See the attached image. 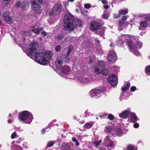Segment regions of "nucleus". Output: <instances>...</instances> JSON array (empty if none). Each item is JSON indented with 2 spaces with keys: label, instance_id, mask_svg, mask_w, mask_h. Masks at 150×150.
<instances>
[{
  "label": "nucleus",
  "instance_id": "nucleus-1",
  "mask_svg": "<svg viewBox=\"0 0 150 150\" xmlns=\"http://www.w3.org/2000/svg\"><path fill=\"white\" fill-rule=\"evenodd\" d=\"M21 33L22 34H20L19 36L16 38V42L18 44V45L21 47L23 50L25 51L26 54L31 58L34 59L37 62L44 65L47 64L49 61L51 57V52L50 51L45 52H36L34 56L33 54L35 52L38 48L37 43L34 41L31 43L28 49L25 50L26 47L23 41L25 39V38L27 37V35L24 32Z\"/></svg>",
  "mask_w": 150,
  "mask_h": 150
},
{
  "label": "nucleus",
  "instance_id": "nucleus-2",
  "mask_svg": "<svg viewBox=\"0 0 150 150\" xmlns=\"http://www.w3.org/2000/svg\"><path fill=\"white\" fill-rule=\"evenodd\" d=\"M104 23L102 21L98 20L96 21H93L90 23V28L93 31H96L98 30H100L101 31L98 33V34L101 36L104 35L105 28L102 27L104 25Z\"/></svg>",
  "mask_w": 150,
  "mask_h": 150
},
{
  "label": "nucleus",
  "instance_id": "nucleus-3",
  "mask_svg": "<svg viewBox=\"0 0 150 150\" xmlns=\"http://www.w3.org/2000/svg\"><path fill=\"white\" fill-rule=\"evenodd\" d=\"M33 115L30 112L24 111L21 112L19 114L18 119L21 121H25V123L30 124L33 120Z\"/></svg>",
  "mask_w": 150,
  "mask_h": 150
},
{
  "label": "nucleus",
  "instance_id": "nucleus-4",
  "mask_svg": "<svg viewBox=\"0 0 150 150\" xmlns=\"http://www.w3.org/2000/svg\"><path fill=\"white\" fill-rule=\"evenodd\" d=\"M105 65V62L102 61L98 62L96 67L94 68V72L97 74H102L104 76H107L109 74V71L107 69L103 70V67Z\"/></svg>",
  "mask_w": 150,
  "mask_h": 150
},
{
  "label": "nucleus",
  "instance_id": "nucleus-5",
  "mask_svg": "<svg viewBox=\"0 0 150 150\" xmlns=\"http://www.w3.org/2000/svg\"><path fill=\"white\" fill-rule=\"evenodd\" d=\"M64 28L65 30L71 31L75 28L73 19H64Z\"/></svg>",
  "mask_w": 150,
  "mask_h": 150
},
{
  "label": "nucleus",
  "instance_id": "nucleus-6",
  "mask_svg": "<svg viewBox=\"0 0 150 150\" xmlns=\"http://www.w3.org/2000/svg\"><path fill=\"white\" fill-rule=\"evenodd\" d=\"M127 45L129 50H132V48L140 49L142 46V43L139 40H137L135 44L133 43V42L131 40H129L127 42Z\"/></svg>",
  "mask_w": 150,
  "mask_h": 150
},
{
  "label": "nucleus",
  "instance_id": "nucleus-7",
  "mask_svg": "<svg viewBox=\"0 0 150 150\" xmlns=\"http://www.w3.org/2000/svg\"><path fill=\"white\" fill-rule=\"evenodd\" d=\"M103 144L108 148L113 147L115 146L114 141L111 139L110 137L108 136H106L104 139Z\"/></svg>",
  "mask_w": 150,
  "mask_h": 150
},
{
  "label": "nucleus",
  "instance_id": "nucleus-8",
  "mask_svg": "<svg viewBox=\"0 0 150 150\" xmlns=\"http://www.w3.org/2000/svg\"><path fill=\"white\" fill-rule=\"evenodd\" d=\"M62 76L67 77L70 74V69L68 66L65 65L59 70Z\"/></svg>",
  "mask_w": 150,
  "mask_h": 150
},
{
  "label": "nucleus",
  "instance_id": "nucleus-9",
  "mask_svg": "<svg viewBox=\"0 0 150 150\" xmlns=\"http://www.w3.org/2000/svg\"><path fill=\"white\" fill-rule=\"evenodd\" d=\"M62 11L61 5L57 4H55L52 10V13L53 16L58 15L60 14Z\"/></svg>",
  "mask_w": 150,
  "mask_h": 150
},
{
  "label": "nucleus",
  "instance_id": "nucleus-10",
  "mask_svg": "<svg viewBox=\"0 0 150 150\" xmlns=\"http://www.w3.org/2000/svg\"><path fill=\"white\" fill-rule=\"evenodd\" d=\"M107 80L108 82L110 83L113 87L116 86L118 83L117 77L115 75L113 74L110 75L108 78Z\"/></svg>",
  "mask_w": 150,
  "mask_h": 150
},
{
  "label": "nucleus",
  "instance_id": "nucleus-11",
  "mask_svg": "<svg viewBox=\"0 0 150 150\" xmlns=\"http://www.w3.org/2000/svg\"><path fill=\"white\" fill-rule=\"evenodd\" d=\"M117 58V56L115 52L113 50H110L107 56V59L108 61L115 62Z\"/></svg>",
  "mask_w": 150,
  "mask_h": 150
},
{
  "label": "nucleus",
  "instance_id": "nucleus-12",
  "mask_svg": "<svg viewBox=\"0 0 150 150\" xmlns=\"http://www.w3.org/2000/svg\"><path fill=\"white\" fill-rule=\"evenodd\" d=\"M101 91L100 90L95 89L91 90L89 92V94L91 97L96 98L101 96Z\"/></svg>",
  "mask_w": 150,
  "mask_h": 150
},
{
  "label": "nucleus",
  "instance_id": "nucleus-13",
  "mask_svg": "<svg viewBox=\"0 0 150 150\" xmlns=\"http://www.w3.org/2000/svg\"><path fill=\"white\" fill-rule=\"evenodd\" d=\"M80 82L83 83H88L92 81L91 78L88 75L81 76L79 79Z\"/></svg>",
  "mask_w": 150,
  "mask_h": 150
},
{
  "label": "nucleus",
  "instance_id": "nucleus-14",
  "mask_svg": "<svg viewBox=\"0 0 150 150\" xmlns=\"http://www.w3.org/2000/svg\"><path fill=\"white\" fill-rule=\"evenodd\" d=\"M55 64L58 69H59L61 67L63 64V60L61 57L59 56L57 57L55 61Z\"/></svg>",
  "mask_w": 150,
  "mask_h": 150
},
{
  "label": "nucleus",
  "instance_id": "nucleus-15",
  "mask_svg": "<svg viewBox=\"0 0 150 150\" xmlns=\"http://www.w3.org/2000/svg\"><path fill=\"white\" fill-rule=\"evenodd\" d=\"M122 134V131L119 128H115L114 127L112 131V134L114 137L120 136Z\"/></svg>",
  "mask_w": 150,
  "mask_h": 150
},
{
  "label": "nucleus",
  "instance_id": "nucleus-16",
  "mask_svg": "<svg viewBox=\"0 0 150 150\" xmlns=\"http://www.w3.org/2000/svg\"><path fill=\"white\" fill-rule=\"evenodd\" d=\"M130 86V84L129 83H127L126 84H125L123 86L122 88V94H121L120 97V98H124L123 96V93L125 92L127 90L129 89V88Z\"/></svg>",
  "mask_w": 150,
  "mask_h": 150
},
{
  "label": "nucleus",
  "instance_id": "nucleus-17",
  "mask_svg": "<svg viewBox=\"0 0 150 150\" xmlns=\"http://www.w3.org/2000/svg\"><path fill=\"white\" fill-rule=\"evenodd\" d=\"M32 9L35 11L39 10L40 8V6L38 4L37 2L33 1L31 5Z\"/></svg>",
  "mask_w": 150,
  "mask_h": 150
},
{
  "label": "nucleus",
  "instance_id": "nucleus-18",
  "mask_svg": "<svg viewBox=\"0 0 150 150\" xmlns=\"http://www.w3.org/2000/svg\"><path fill=\"white\" fill-rule=\"evenodd\" d=\"M130 112V110L129 109H128L127 110L119 114V117L123 119H125L127 117Z\"/></svg>",
  "mask_w": 150,
  "mask_h": 150
},
{
  "label": "nucleus",
  "instance_id": "nucleus-19",
  "mask_svg": "<svg viewBox=\"0 0 150 150\" xmlns=\"http://www.w3.org/2000/svg\"><path fill=\"white\" fill-rule=\"evenodd\" d=\"M30 29L34 33L36 34H38L39 32L42 30V28L40 29H39L37 25L33 26L31 27Z\"/></svg>",
  "mask_w": 150,
  "mask_h": 150
},
{
  "label": "nucleus",
  "instance_id": "nucleus-20",
  "mask_svg": "<svg viewBox=\"0 0 150 150\" xmlns=\"http://www.w3.org/2000/svg\"><path fill=\"white\" fill-rule=\"evenodd\" d=\"M73 20L74 23L75 27V26L81 27L83 24V22L81 21V19H73Z\"/></svg>",
  "mask_w": 150,
  "mask_h": 150
},
{
  "label": "nucleus",
  "instance_id": "nucleus-21",
  "mask_svg": "<svg viewBox=\"0 0 150 150\" xmlns=\"http://www.w3.org/2000/svg\"><path fill=\"white\" fill-rule=\"evenodd\" d=\"M64 19H74V17L71 13L68 12L65 13Z\"/></svg>",
  "mask_w": 150,
  "mask_h": 150
},
{
  "label": "nucleus",
  "instance_id": "nucleus-22",
  "mask_svg": "<svg viewBox=\"0 0 150 150\" xmlns=\"http://www.w3.org/2000/svg\"><path fill=\"white\" fill-rule=\"evenodd\" d=\"M114 127L110 126H107L105 129V131L106 132H112V131L113 130Z\"/></svg>",
  "mask_w": 150,
  "mask_h": 150
},
{
  "label": "nucleus",
  "instance_id": "nucleus-23",
  "mask_svg": "<svg viewBox=\"0 0 150 150\" xmlns=\"http://www.w3.org/2000/svg\"><path fill=\"white\" fill-rule=\"evenodd\" d=\"M62 148L64 150H73L72 149H71L70 147L65 143L62 144Z\"/></svg>",
  "mask_w": 150,
  "mask_h": 150
},
{
  "label": "nucleus",
  "instance_id": "nucleus-24",
  "mask_svg": "<svg viewBox=\"0 0 150 150\" xmlns=\"http://www.w3.org/2000/svg\"><path fill=\"white\" fill-rule=\"evenodd\" d=\"M131 121L132 122H135L137 120V116L134 113H132L131 117Z\"/></svg>",
  "mask_w": 150,
  "mask_h": 150
},
{
  "label": "nucleus",
  "instance_id": "nucleus-25",
  "mask_svg": "<svg viewBox=\"0 0 150 150\" xmlns=\"http://www.w3.org/2000/svg\"><path fill=\"white\" fill-rule=\"evenodd\" d=\"M93 125V122H91L86 123L84 126V127L87 129L91 128Z\"/></svg>",
  "mask_w": 150,
  "mask_h": 150
},
{
  "label": "nucleus",
  "instance_id": "nucleus-26",
  "mask_svg": "<svg viewBox=\"0 0 150 150\" xmlns=\"http://www.w3.org/2000/svg\"><path fill=\"white\" fill-rule=\"evenodd\" d=\"M11 148L12 150H21L22 149L21 147L18 145H13Z\"/></svg>",
  "mask_w": 150,
  "mask_h": 150
},
{
  "label": "nucleus",
  "instance_id": "nucleus-27",
  "mask_svg": "<svg viewBox=\"0 0 150 150\" xmlns=\"http://www.w3.org/2000/svg\"><path fill=\"white\" fill-rule=\"evenodd\" d=\"M146 16V15L144 14L138 15L137 16V18H143L145 17L144 19H150V16Z\"/></svg>",
  "mask_w": 150,
  "mask_h": 150
},
{
  "label": "nucleus",
  "instance_id": "nucleus-28",
  "mask_svg": "<svg viewBox=\"0 0 150 150\" xmlns=\"http://www.w3.org/2000/svg\"><path fill=\"white\" fill-rule=\"evenodd\" d=\"M129 50L130 51V52L132 51L134 54L137 56H139L140 55V53L139 52V51L137 50H135V49H133V48H132V50Z\"/></svg>",
  "mask_w": 150,
  "mask_h": 150
},
{
  "label": "nucleus",
  "instance_id": "nucleus-29",
  "mask_svg": "<svg viewBox=\"0 0 150 150\" xmlns=\"http://www.w3.org/2000/svg\"><path fill=\"white\" fill-rule=\"evenodd\" d=\"M2 17L4 19H6L7 18H8V19H12L9 17L8 12L7 11H6L4 13Z\"/></svg>",
  "mask_w": 150,
  "mask_h": 150
},
{
  "label": "nucleus",
  "instance_id": "nucleus-30",
  "mask_svg": "<svg viewBox=\"0 0 150 150\" xmlns=\"http://www.w3.org/2000/svg\"><path fill=\"white\" fill-rule=\"evenodd\" d=\"M126 19H121L120 20L119 22V24L120 26H122V25H125L128 23H126Z\"/></svg>",
  "mask_w": 150,
  "mask_h": 150
},
{
  "label": "nucleus",
  "instance_id": "nucleus-31",
  "mask_svg": "<svg viewBox=\"0 0 150 150\" xmlns=\"http://www.w3.org/2000/svg\"><path fill=\"white\" fill-rule=\"evenodd\" d=\"M145 72L146 75H150V65L146 67Z\"/></svg>",
  "mask_w": 150,
  "mask_h": 150
},
{
  "label": "nucleus",
  "instance_id": "nucleus-32",
  "mask_svg": "<svg viewBox=\"0 0 150 150\" xmlns=\"http://www.w3.org/2000/svg\"><path fill=\"white\" fill-rule=\"evenodd\" d=\"M128 11V9H126L125 10L121 9L119 11L120 13V14L124 15L127 14Z\"/></svg>",
  "mask_w": 150,
  "mask_h": 150
},
{
  "label": "nucleus",
  "instance_id": "nucleus-33",
  "mask_svg": "<svg viewBox=\"0 0 150 150\" xmlns=\"http://www.w3.org/2000/svg\"><path fill=\"white\" fill-rule=\"evenodd\" d=\"M102 142V140H100L99 141H95L93 143V145L95 146H97L100 145Z\"/></svg>",
  "mask_w": 150,
  "mask_h": 150
},
{
  "label": "nucleus",
  "instance_id": "nucleus-34",
  "mask_svg": "<svg viewBox=\"0 0 150 150\" xmlns=\"http://www.w3.org/2000/svg\"><path fill=\"white\" fill-rule=\"evenodd\" d=\"M148 23L146 21L142 22L140 23V26L142 27H146Z\"/></svg>",
  "mask_w": 150,
  "mask_h": 150
},
{
  "label": "nucleus",
  "instance_id": "nucleus-35",
  "mask_svg": "<svg viewBox=\"0 0 150 150\" xmlns=\"http://www.w3.org/2000/svg\"><path fill=\"white\" fill-rule=\"evenodd\" d=\"M127 150H137V148H134L133 146L129 145L127 146Z\"/></svg>",
  "mask_w": 150,
  "mask_h": 150
},
{
  "label": "nucleus",
  "instance_id": "nucleus-36",
  "mask_svg": "<svg viewBox=\"0 0 150 150\" xmlns=\"http://www.w3.org/2000/svg\"><path fill=\"white\" fill-rule=\"evenodd\" d=\"M73 49V47L72 46H69L68 51L67 52V55H69L70 53L72 51Z\"/></svg>",
  "mask_w": 150,
  "mask_h": 150
},
{
  "label": "nucleus",
  "instance_id": "nucleus-37",
  "mask_svg": "<svg viewBox=\"0 0 150 150\" xmlns=\"http://www.w3.org/2000/svg\"><path fill=\"white\" fill-rule=\"evenodd\" d=\"M72 139L73 141L75 142L76 145H79V142L75 138L73 137L72 138Z\"/></svg>",
  "mask_w": 150,
  "mask_h": 150
},
{
  "label": "nucleus",
  "instance_id": "nucleus-38",
  "mask_svg": "<svg viewBox=\"0 0 150 150\" xmlns=\"http://www.w3.org/2000/svg\"><path fill=\"white\" fill-rule=\"evenodd\" d=\"M10 0H3V4H4V6H7L8 4L10 2Z\"/></svg>",
  "mask_w": 150,
  "mask_h": 150
},
{
  "label": "nucleus",
  "instance_id": "nucleus-39",
  "mask_svg": "<svg viewBox=\"0 0 150 150\" xmlns=\"http://www.w3.org/2000/svg\"><path fill=\"white\" fill-rule=\"evenodd\" d=\"M108 118L110 120H112L114 119V117L113 115L111 114H110L108 116Z\"/></svg>",
  "mask_w": 150,
  "mask_h": 150
},
{
  "label": "nucleus",
  "instance_id": "nucleus-40",
  "mask_svg": "<svg viewBox=\"0 0 150 150\" xmlns=\"http://www.w3.org/2000/svg\"><path fill=\"white\" fill-rule=\"evenodd\" d=\"M88 62L89 64L92 63L93 62V58L91 57H90L88 59Z\"/></svg>",
  "mask_w": 150,
  "mask_h": 150
},
{
  "label": "nucleus",
  "instance_id": "nucleus-41",
  "mask_svg": "<svg viewBox=\"0 0 150 150\" xmlns=\"http://www.w3.org/2000/svg\"><path fill=\"white\" fill-rule=\"evenodd\" d=\"M128 36L127 35H124L123 36H121L120 38V39L121 40H124L126 39H127V38H128Z\"/></svg>",
  "mask_w": 150,
  "mask_h": 150
},
{
  "label": "nucleus",
  "instance_id": "nucleus-42",
  "mask_svg": "<svg viewBox=\"0 0 150 150\" xmlns=\"http://www.w3.org/2000/svg\"><path fill=\"white\" fill-rule=\"evenodd\" d=\"M69 55H67V53L65 58V61L66 62H69V61L70 58L69 57Z\"/></svg>",
  "mask_w": 150,
  "mask_h": 150
},
{
  "label": "nucleus",
  "instance_id": "nucleus-43",
  "mask_svg": "<svg viewBox=\"0 0 150 150\" xmlns=\"http://www.w3.org/2000/svg\"><path fill=\"white\" fill-rule=\"evenodd\" d=\"M61 49V47L60 46L57 45L55 48V50L56 52L59 51Z\"/></svg>",
  "mask_w": 150,
  "mask_h": 150
},
{
  "label": "nucleus",
  "instance_id": "nucleus-44",
  "mask_svg": "<svg viewBox=\"0 0 150 150\" xmlns=\"http://www.w3.org/2000/svg\"><path fill=\"white\" fill-rule=\"evenodd\" d=\"M5 21L8 24H11L13 23L12 19H5Z\"/></svg>",
  "mask_w": 150,
  "mask_h": 150
},
{
  "label": "nucleus",
  "instance_id": "nucleus-45",
  "mask_svg": "<svg viewBox=\"0 0 150 150\" xmlns=\"http://www.w3.org/2000/svg\"><path fill=\"white\" fill-rule=\"evenodd\" d=\"M103 17L105 19H107L108 18V13H103Z\"/></svg>",
  "mask_w": 150,
  "mask_h": 150
},
{
  "label": "nucleus",
  "instance_id": "nucleus-46",
  "mask_svg": "<svg viewBox=\"0 0 150 150\" xmlns=\"http://www.w3.org/2000/svg\"><path fill=\"white\" fill-rule=\"evenodd\" d=\"M53 144L54 142L53 141H50L48 143L47 145L49 147H51L53 145Z\"/></svg>",
  "mask_w": 150,
  "mask_h": 150
},
{
  "label": "nucleus",
  "instance_id": "nucleus-47",
  "mask_svg": "<svg viewBox=\"0 0 150 150\" xmlns=\"http://www.w3.org/2000/svg\"><path fill=\"white\" fill-rule=\"evenodd\" d=\"M16 135V132H14L11 135V138L12 139H14Z\"/></svg>",
  "mask_w": 150,
  "mask_h": 150
},
{
  "label": "nucleus",
  "instance_id": "nucleus-48",
  "mask_svg": "<svg viewBox=\"0 0 150 150\" xmlns=\"http://www.w3.org/2000/svg\"><path fill=\"white\" fill-rule=\"evenodd\" d=\"M91 6L89 4H85L84 5V7L86 8H88L91 7Z\"/></svg>",
  "mask_w": 150,
  "mask_h": 150
},
{
  "label": "nucleus",
  "instance_id": "nucleus-49",
  "mask_svg": "<svg viewBox=\"0 0 150 150\" xmlns=\"http://www.w3.org/2000/svg\"><path fill=\"white\" fill-rule=\"evenodd\" d=\"M117 45L119 46H121L123 44V41L122 40H121L119 41V42H117Z\"/></svg>",
  "mask_w": 150,
  "mask_h": 150
},
{
  "label": "nucleus",
  "instance_id": "nucleus-50",
  "mask_svg": "<svg viewBox=\"0 0 150 150\" xmlns=\"http://www.w3.org/2000/svg\"><path fill=\"white\" fill-rule=\"evenodd\" d=\"M24 5L28 8V6L29 5V3L28 2L26 1H25L24 2Z\"/></svg>",
  "mask_w": 150,
  "mask_h": 150
},
{
  "label": "nucleus",
  "instance_id": "nucleus-51",
  "mask_svg": "<svg viewBox=\"0 0 150 150\" xmlns=\"http://www.w3.org/2000/svg\"><path fill=\"white\" fill-rule=\"evenodd\" d=\"M133 126L135 128H137L139 127V125L138 123H136L134 124Z\"/></svg>",
  "mask_w": 150,
  "mask_h": 150
},
{
  "label": "nucleus",
  "instance_id": "nucleus-52",
  "mask_svg": "<svg viewBox=\"0 0 150 150\" xmlns=\"http://www.w3.org/2000/svg\"><path fill=\"white\" fill-rule=\"evenodd\" d=\"M136 89V88L134 86H132L130 89L131 91H134Z\"/></svg>",
  "mask_w": 150,
  "mask_h": 150
},
{
  "label": "nucleus",
  "instance_id": "nucleus-53",
  "mask_svg": "<svg viewBox=\"0 0 150 150\" xmlns=\"http://www.w3.org/2000/svg\"><path fill=\"white\" fill-rule=\"evenodd\" d=\"M22 8L23 10H27V8H28L27 7H26L25 5L24 4H23V6H22Z\"/></svg>",
  "mask_w": 150,
  "mask_h": 150
},
{
  "label": "nucleus",
  "instance_id": "nucleus-54",
  "mask_svg": "<svg viewBox=\"0 0 150 150\" xmlns=\"http://www.w3.org/2000/svg\"><path fill=\"white\" fill-rule=\"evenodd\" d=\"M69 1H66V2H63V4L64 6L66 7L68 6V4H69Z\"/></svg>",
  "mask_w": 150,
  "mask_h": 150
},
{
  "label": "nucleus",
  "instance_id": "nucleus-55",
  "mask_svg": "<svg viewBox=\"0 0 150 150\" xmlns=\"http://www.w3.org/2000/svg\"><path fill=\"white\" fill-rule=\"evenodd\" d=\"M106 115H103L99 116L100 117L101 119L105 118L106 117Z\"/></svg>",
  "mask_w": 150,
  "mask_h": 150
},
{
  "label": "nucleus",
  "instance_id": "nucleus-56",
  "mask_svg": "<svg viewBox=\"0 0 150 150\" xmlns=\"http://www.w3.org/2000/svg\"><path fill=\"white\" fill-rule=\"evenodd\" d=\"M16 5L17 7H21V4H20V3L19 2H18L17 3H16Z\"/></svg>",
  "mask_w": 150,
  "mask_h": 150
},
{
  "label": "nucleus",
  "instance_id": "nucleus-57",
  "mask_svg": "<svg viewBox=\"0 0 150 150\" xmlns=\"http://www.w3.org/2000/svg\"><path fill=\"white\" fill-rule=\"evenodd\" d=\"M13 120V118L12 117H11V118L10 119H9L8 120V122L9 123H10L12 122V121Z\"/></svg>",
  "mask_w": 150,
  "mask_h": 150
},
{
  "label": "nucleus",
  "instance_id": "nucleus-58",
  "mask_svg": "<svg viewBox=\"0 0 150 150\" xmlns=\"http://www.w3.org/2000/svg\"><path fill=\"white\" fill-rule=\"evenodd\" d=\"M23 146L25 147V148H28V146H27V143H26V142H24L23 144Z\"/></svg>",
  "mask_w": 150,
  "mask_h": 150
},
{
  "label": "nucleus",
  "instance_id": "nucleus-59",
  "mask_svg": "<svg viewBox=\"0 0 150 150\" xmlns=\"http://www.w3.org/2000/svg\"><path fill=\"white\" fill-rule=\"evenodd\" d=\"M77 139H78L79 140H82V136L81 137L79 136L78 135L77 136Z\"/></svg>",
  "mask_w": 150,
  "mask_h": 150
},
{
  "label": "nucleus",
  "instance_id": "nucleus-60",
  "mask_svg": "<svg viewBox=\"0 0 150 150\" xmlns=\"http://www.w3.org/2000/svg\"><path fill=\"white\" fill-rule=\"evenodd\" d=\"M42 34L43 35V38H44L45 36L47 35V33L45 31H43L42 32Z\"/></svg>",
  "mask_w": 150,
  "mask_h": 150
},
{
  "label": "nucleus",
  "instance_id": "nucleus-61",
  "mask_svg": "<svg viewBox=\"0 0 150 150\" xmlns=\"http://www.w3.org/2000/svg\"><path fill=\"white\" fill-rule=\"evenodd\" d=\"M63 36L62 35H59L57 37V39L59 40H61Z\"/></svg>",
  "mask_w": 150,
  "mask_h": 150
},
{
  "label": "nucleus",
  "instance_id": "nucleus-62",
  "mask_svg": "<svg viewBox=\"0 0 150 150\" xmlns=\"http://www.w3.org/2000/svg\"><path fill=\"white\" fill-rule=\"evenodd\" d=\"M85 117H87V115H88L89 113L88 110H86L85 112Z\"/></svg>",
  "mask_w": 150,
  "mask_h": 150
},
{
  "label": "nucleus",
  "instance_id": "nucleus-63",
  "mask_svg": "<svg viewBox=\"0 0 150 150\" xmlns=\"http://www.w3.org/2000/svg\"><path fill=\"white\" fill-rule=\"evenodd\" d=\"M99 150H106V149L104 148L103 146H102L99 148Z\"/></svg>",
  "mask_w": 150,
  "mask_h": 150
},
{
  "label": "nucleus",
  "instance_id": "nucleus-64",
  "mask_svg": "<svg viewBox=\"0 0 150 150\" xmlns=\"http://www.w3.org/2000/svg\"><path fill=\"white\" fill-rule=\"evenodd\" d=\"M104 8L106 9H108L109 8V6L107 4L106 5H105L104 6Z\"/></svg>",
  "mask_w": 150,
  "mask_h": 150
}]
</instances>
